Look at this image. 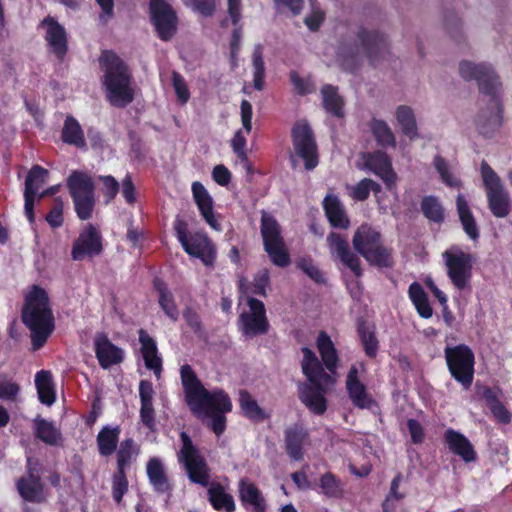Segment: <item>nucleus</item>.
<instances>
[{
  "instance_id": "1",
  "label": "nucleus",
  "mask_w": 512,
  "mask_h": 512,
  "mask_svg": "<svg viewBox=\"0 0 512 512\" xmlns=\"http://www.w3.org/2000/svg\"><path fill=\"white\" fill-rule=\"evenodd\" d=\"M185 403L197 418H210L209 427L220 436L226 429V413L231 412L229 395L220 388L207 390L189 364L180 368Z\"/></svg>"
},
{
  "instance_id": "2",
  "label": "nucleus",
  "mask_w": 512,
  "mask_h": 512,
  "mask_svg": "<svg viewBox=\"0 0 512 512\" xmlns=\"http://www.w3.org/2000/svg\"><path fill=\"white\" fill-rule=\"evenodd\" d=\"M181 448L177 453L179 464L185 470L189 481L202 487H208L207 496L212 508L216 511L235 512L236 504L231 494L219 482H210L211 469L206 458L191 437L185 432L180 433Z\"/></svg>"
},
{
  "instance_id": "3",
  "label": "nucleus",
  "mask_w": 512,
  "mask_h": 512,
  "mask_svg": "<svg viewBox=\"0 0 512 512\" xmlns=\"http://www.w3.org/2000/svg\"><path fill=\"white\" fill-rule=\"evenodd\" d=\"M22 322L31 332L34 351L42 348L55 328V321L47 291L33 285L25 298L21 314Z\"/></svg>"
},
{
  "instance_id": "4",
  "label": "nucleus",
  "mask_w": 512,
  "mask_h": 512,
  "mask_svg": "<svg viewBox=\"0 0 512 512\" xmlns=\"http://www.w3.org/2000/svg\"><path fill=\"white\" fill-rule=\"evenodd\" d=\"M356 37L355 42L344 43L339 48L342 65L347 71L355 73L363 57H366L374 67L381 61L388 59L390 55L389 44L383 33L378 30L360 27Z\"/></svg>"
},
{
  "instance_id": "5",
  "label": "nucleus",
  "mask_w": 512,
  "mask_h": 512,
  "mask_svg": "<svg viewBox=\"0 0 512 512\" xmlns=\"http://www.w3.org/2000/svg\"><path fill=\"white\" fill-rule=\"evenodd\" d=\"M352 245L371 266L393 267V249L383 245L381 232L372 225L361 224L353 235Z\"/></svg>"
},
{
  "instance_id": "6",
  "label": "nucleus",
  "mask_w": 512,
  "mask_h": 512,
  "mask_svg": "<svg viewBox=\"0 0 512 512\" xmlns=\"http://www.w3.org/2000/svg\"><path fill=\"white\" fill-rule=\"evenodd\" d=\"M98 61L104 73L103 85L110 96H133L132 73L125 61L112 50H103Z\"/></svg>"
},
{
  "instance_id": "7",
  "label": "nucleus",
  "mask_w": 512,
  "mask_h": 512,
  "mask_svg": "<svg viewBox=\"0 0 512 512\" xmlns=\"http://www.w3.org/2000/svg\"><path fill=\"white\" fill-rule=\"evenodd\" d=\"M292 153L289 156L292 167L301 159L306 170L315 169L319 164V149L315 133L306 119L297 120L291 128Z\"/></svg>"
},
{
  "instance_id": "8",
  "label": "nucleus",
  "mask_w": 512,
  "mask_h": 512,
  "mask_svg": "<svg viewBox=\"0 0 512 512\" xmlns=\"http://www.w3.org/2000/svg\"><path fill=\"white\" fill-rule=\"evenodd\" d=\"M66 187L77 217L80 220H89L96 204L93 178L87 172L73 170L66 180Z\"/></svg>"
},
{
  "instance_id": "9",
  "label": "nucleus",
  "mask_w": 512,
  "mask_h": 512,
  "mask_svg": "<svg viewBox=\"0 0 512 512\" xmlns=\"http://www.w3.org/2000/svg\"><path fill=\"white\" fill-rule=\"evenodd\" d=\"M446 274L458 291L471 290L475 257L458 245H451L442 253Z\"/></svg>"
},
{
  "instance_id": "10",
  "label": "nucleus",
  "mask_w": 512,
  "mask_h": 512,
  "mask_svg": "<svg viewBox=\"0 0 512 512\" xmlns=\"http://www.w3.org/2000/svg\"><path fill=\"white\" fill-rule=\"evenodd\" d=\"M173 228L178 241L188 255L200 259L205 266L214 265L216 250L205 232L190 233L187 222L180 218L175 220Z\"/></svg>"
},
{
  "instance_id": "11",
  "label": "nucleus",
  "mask_w": 512,
  "mask_h": 512,
  "mask_svg": "<svg viewBox=\"0 0 512 512\" xmlns=\"http://www.w3.org/2000/svg\"><path fill=\"white\" fill-rule=\"evenodd\" d=\"M480 172L491 214L496 218L507 217L512 210V200L501 178L486 161L481 162Z\"/></svg>"
},
{
  "instance_id": "12",
  "label": "nucleus",
  "mask_w": 512,
  "mask_h": 512,
  "mask_svg": "<svg viewBox=\"0 0 512 512\" xmlns=\"http://www.w3.org/2000/svg\"><path fill=\"white\" fill-rule=\"evenodd\" d=\"M444 358L451 377L464 389L472 386L475 374V354L467 344L446 346Z\"/></svg>"
},
{
  "instance_id": "13",
  "label": "nucleus",
  "mask_w": 512,
  "mask_h": 512,
  "mask_svg": "<svg viewBox=\"0 0 512 512\" xmlns=\"http://www.w3.org/2000/svg\"><path fill=\"white\" fill-rule=\"evenodd\" d=\"M260 233L264 250L271 262L281 268L289 266L291 259L281 233V226L272 215L265 211L261 216Z\"/></svg>"
},
{
  "instance_id": "14",
  "label": "nucleus",
  "mask_w": 512,
  "mask_h": 512,
  "mask_svg": "<svg viewBox=\"0 0 512 512\" xmlns=\"http://www.w3.org/2000/svg\"><path fill=\"white\" fill-rule=\"evenodd\" d=\"M474 117L477 132L487 139L496 137L504 123V106L501 98H483Z\"/></svg>"
},
{
  "instance_id": "15",
  "label": "nucleus",
  "mask_w": 512,
  "mask_h": 512,
  "mask_svg": "<svg viewBox=\"0 0 512 512\" xmlns=\"http://www.w3.org/2000/svg\"><path fill=\"white\" fill-rule=\"evenodd\" d=\"M459 73L466 81L475 80L483 95L498 96L501 82L491 65L464 60L459 64Z\"/></svg>"
},
{
  "instance_id": "16",
  "label": "nucleus",
  "mask_w": 512,
  "mask_h": 512,
  "mask_svg": "<svg viewBox=\"0 0 512 512\" xmlns=\"http://www.w3.org/2000/svg\"><path fill=\"white\" fill-rule=\"evenodd\" d=\"M247 305L249 311L242 312L238 318V326L242 335L254 338L267 334L270 324L264 303L257 298L248 297Z\"/></svg>"
},
{
  "instance_id": "17",
  "label": "nucleus",
  "mask_w": 512,
  "mask_h": 512,
  "mask_svg": "<svg viewBox=\"0 0 512 512\" xmlns=\"http://www.w3.org/2000/svg\"><path fill=\"white\" fill-rule=\"evenodd\" d=\"M149 16L158 38L170 41L177 32L178 17L166 0H150Z\"/></svg>"
},
{
  "instance_id": "18",
  "label": "nucleus",
  "mask_w": 512,
  "mask_h": 512,
  "mask_svg": "<svg viewBox=\"0 0 512 512\" xmlns=\"http://www.w3.org/2000/svg\"><path fill=\"white\" fill-rule=\"evenodd\" d=\"M331 258L348 268L356 278L363 276L361 260L350 248L347 237L338 232H330L326 238Z\"/></svg>"
},
{
  "instance_id": "19",
  "label": "nucleus",
  "mask_w": 512,
  "mask_h": 512,
  "mask_svg": "<svg viewBox=\"0 0 512 512\" xmlns=\"http://www.w3.org/2000/svg\"><path fill=\"white\" fill-rule=\"evenodd\" d=\"M102 240L100 231L93 224H87L72 244V260L82 261L99 256L103 252Z\"/></svg>"
},
{
  "instance_id": "20",
  "label": "nucleus",
  "mask_w": 512,
  "mask_h": 512,
  "mask_svg": "<svg viewBox=\"0 0 512 512\" xmlns=\"http://www.w3.org/2000/svg\"><path fill=\"white\" fill-rule=\"evenodd\" d=\"M364 168L378 176L388 190L396 185L397 175L393 170L392 161L388 154L381 150L362 154Z\"/></svg>"
},
{
  "instance_id": "21",
  "label": "nucleus",
  "mask_w": 512,
  "mask_h": 512,
  "mask_svg": "<svg viewBox=\"0 0 512 512\" xmlns=\"http://www.w3.org/2000/svg\"><path fill=\"white\" fill-rule=\"evenodd\" d=\"M48 171L40 165H34L25 179L24 212L30 224L35 223V200L39 188L45 183Z\"/></svg>"
},
{
  "instance_id": "22",
  "label": "nucleus",
  "mask_w": 512,
  "mask_h": 512,
  "mask_svg": "<svg viewBox=\"0 0 512 512\" xmlns=\"http://www.w3.org/2000/svg\"><path fill=\"white\" fill-rule=\"evenodd\" d=\"M358 374L357 366L351 365L345 381L349 399L359 409H370L375 404V400L368 393L365 384L360 381Z\"/></svg>"
},
{
  "instance_id": "23",
  "label": "nucleus",
  "mask_w": 512,
  "mask_h": 512,
  "mask_svg": "<svg viewBox=\"0 0 512 512\" xmlns=\"http://www.w3.org/2000/svg\"><path fill=\"white\" fill-rule=\"evenodd\" d=\"M46 27L45 40L53 54L59 61H62L68 51V39L65 28L53 17L47 16L41 22Z\"/></svg>"
},
{
  "instance_id": "24",
  "label": "nucleus",
  "mask_w": 512,
  "mask_h": 512,
  "mask_svg": "<svg viewBox=\"0 0 512 512\" xmlns=\"http://www.w3.org/2000/svg\"><path fill=\"white\" fill-rule=\"evenodd\" d=\"M238 498L246 510L267 512L268 504L265 496L258 486L247 478H241L238 482Z\"/></svg>"
},
{
  "instance_id": "25",
  "label": "nucleus",
  "mask_w": 512,
  "mask_h": 512,
  "mask_svg": "<svg viewBox=\"0 0 512 512\" xmlns=\"http://www.w3.org/2000/svg\"><path fill=\"white\" fill-rule=\"evenodd\" d=\"M16 488L20 497L26 502L40 504L46 501L44 484L40 476L33 469L28 470L27 477L18 479Z\"/></svg>"
},
{
  "instance_id": "26",
  "label": "nucleus",
  "mask_w": 512,
  "mask_h": 512,
  "mask_svg": "<svg viewBox=\"0 0 512 512\" xmlns=\"http://www.w3.org/2000/svg\"><path fill=\"white\" fill-rule=\"evenodd\" d=\"M94 345L96 358L103 369H108L123 361V350L114 345L105 334H99L95 338Z\"/></svg>"
},
{
  "instance_id": "27",
  "label": "nucleus",
  "mask_w": 512,
  "mask_h": 512,
  "mask_svg": "<svg viewBox=\"0 0 512 512\" xmlns=\"http://www.w3.org/2000/svg\"><path fill=\"white\" fill-rule=\"evenodd\" d=\"M191 189L193 199L198 207L201 216L212 229L217 231L221 230V226L214 215L213 199L209 192L207 191V189L199 181L193 182Z\"/></svg>"
},
{
  "instance_id": "28",
  "label": "nucleus",
  "mask_w": 512,
  "mask_h": 512,
  "mask_svg": "<svg viewBox=\"0 0 512 512\" xmlns=\"http://www.w3.org/2000/svg\"><path fill=\"white\" fill-rule=\"evenodd\" d=\"M301 351L303 353L302 372L310 382L309 385L334 382L331 375L325 372L316 354L310 348L303 347Z\"/></svg>"
},
{
  "instance_id": "29",
  "label": "nucleus",
  "mask_w": 512,
  "mask_h": 512,
  "mask_svg": "<svg viewBox=\"0 0 512 512\" xmlns=\"http://www.w3.org/2000/svg\"><path fill=\"white\" fill-rule=\"evenodd\" d=\"M323 384H302L299 387V399L315 415H323L327 410Z\"/></svg>"
},
{
  "instance_id": "30",
  "label": "nucleus",
  "mask_w": 512,
  "mask_h": 512,
  "mask_svg": "<svg viewBox=\"0 0 512 512\" xmlns=\"http://www.w3.org/2000/svg\"><path fill=\"white\" fill-rule=\"evenodd\" d=\"M138 335L145 367L159 377L162 372V359L158 354L156 341L142 328L138 330Z\"/></svg>"
},
{
  "instance_id": "31",
  "label": "nucleus",
  "mask_w": 512,
  "mask_h": 512,
  "mask_svg": "<svg viewBox=\"0 0 512 512\" xmlns=\"http://www.w3.org/2000/svg\"><path fill=\"white\" fill-rule=\"evenodd\" d=\"M444 441L449 450L461 457L465 462H472L476 460V452L468 440L462 433L449 428L444 433Z\"/></svg>"
},
{
  "instance_id": "32",
  "label": "nucleus",
  "mask_w": 512,
  "mask_h": 512,
  "mask_svg": "<svg viewBox=\"0 0 512 512\" xmlns=\"http://www.w3.org/2000/svg\"><path fill=\"white\" fill-rule=\"evenodd\" d=\"M155 391L153 384L149 380H141L139 383V397H140V419L143 425L149 429L155 427V410L153 407V397Z\"/></svg>"
},
{
  "instance_id": "33",
  "label": "nucleus",
  "mask_w": 512,
  "mask_h": 512,
  "mask_svg": "<svg viewBox=\"0 0 512 512\" xmlns=\"http://www.w3.org/2000/svg\"><path fill=\"white\" fill-rule=\"evenodd\" d=\"M154 290L158 293V304L164 314L173 322L179 319V309L175 297L168 287V284L156 276L152 280Z\"/></svg>"
},
{
  "instance_id": "34",
  "label": "nucleus",
  "mask_w": 512,
  "mask_h": 512,
  "mask_svg": "<svg viewBox=\"0 0 512 512\" xmlns=\"http://www.w3.org/2000/svg\"><path fill=\"white\" fill-rule=\"evenodd\" d=\"M323 209L333 228L347 229L350 226V219L338 196L332 194L326 195L323 200Z\"/></svg>"
},
{
  "instance_id": "35",
  "label": "nucleus",
  "mask_w": 512,
  "mask_h": 512,
  "mask_svg": "<svg viewBox=\"0 0 512 512\" xmlns=\"http://www.w3.org/2000/svg\"><path fill=\"white\" fill-rule=\"evenodd\" d=\"M146 474L149 483L157 493L164 494L172 491V485L165 472L164 465L159 458L152 457L148 460L146 465Z\"/></svg>"
},
{
  "instance_id": "36",
  "label": "nucleus",
  "mask_w": 512,
  "mask_h": 512,
  "mask_svg": "<svg viewBox=\"0 0 512 512\" xmlns=\"http://www.w3.org/2000/svg\"><path fill=\"white\" fill-rule=\"evenodd\" d=\"M308 437L307 431L298 425L289 427L284 432L285 450L287 455L295 461L303 459V445Z\"/></svg>"
},
{
  "instance_id": "37",
  "label": "nucleus",
  "mask_w": 512,
  "mask_h": 512,
  "mask_svg": "<svg viewBox=\"0 0 512 512\" xmlns=\"http://www.w3.org/2000/svg\"><path fill=\"white\" fill-rule=\"evenodd\" d=\"M456 208L464 232L472 241H478L480 238V230L464 195H457Z\"/></svg>"
},
{
  "instance_id": "38",
  "label": "nucleus",
  "mask_w": 512,
  "mask_h": 512,
  "mask_svg": "<svg viewBox=\"0 0 512 512\" xmlns=\"http://www.w3.org/2000/svg\"><path fill=\"white\" fill-rule=\"evenodd\" d=\"M316 345L325 368L330 373H336L339 356L331 337L325 331H320Z\"/></svg>"
},
{
  "instance_id": "39",
  "label": "nucleus",
  "mask_w": 512,
  "mask_h": 512,
  "mask_svg": "<svg viewBox=\"0 0 512 512\" xmlns=\"http://www.w3.org/2000/svg\"><path fill=\"white\" fill-rule=\"evenodd\" d=\"M61 140L78 149H87L84 131L78 120L72 115L66 116L61 130Z\"/></svg>"
},
{
  "instance_id": "40",
  "label": "nucleus",
  "mask_w": 512,
  "mask_h": 512,
  "mask_svg": "<svg viewBox=\"0 0 512 512\" xmlns=\"http://www.w3.org/2000/svg\"><path fill=\"white\" fill-rule=\"evenodd\" d=\"M119 426H104L97 435V446L99 454L103 457L111 456L117 449L120 436Z\"/></svg>"
},
{
  "instance_id": "41",
  "label": "nucleus",
  "mask_w": 512,
  "mask_h": 512,
  "mask_svg": "<svg viewBox=\"0 0 512 512\" xmlns=\"http://www.w3.org/2000/svg\"><path fill=\"white\" fill-rule=\"evenodd\" d=\"M408 296L420 317L424 319L432 317L433 308L430 305L426 292L419 282L415 281L410 284Z\"/></svg>"
},
{
  "instance_id": "42",
  "label": "nucleus",
  "mask_w": 512,
  "mask_h": 512,
  "mask_svg": "<svg viewBox=\"0 0 512 512\" xmlns=\"http://www.w3.org/2000/svg\"><path fill=\"white\" fill-rule=\"evenodd\" d=\"M239 406L243 415L254 423L262 422L269 417L247 390H240Z\"/></svg>"
},
{
  "instance_id": "43",
  "label": "nucleus",
  "mask_w": 512,
  "mask_h": 512,
  "mask_svg": "<svg viewBox=\"0 0 512 512\" xmlns=\"http://www.w3.org/2000/svg\"><path fill=\"white\" fill-rule=\"evenodd\" d=\"M369 128L379 147L394 148L396 146L395 135L386 121L373 117L369 122Z\"/></svg>"
},
{
  "instance_id": "44",
  "label": "nucleus",
  "mask_w": 512,
  "mask_h": 512,
  "mask_svg": "<svg viewBox=\"0 0 512 512\" xmlns=\"http://www.w3.org/2000/svg\"><path fill=\"white\" fill-rule=\"evenodd\" d=\"M396 119L405 136L412 141L418 138L416 118L410 107L405 105L399 106L396 110Z\"/></svg>"
},
{
  "instance_id": "45",
  "label": "nucleus",
  "mask_w": 512,
  "mask_h": 512,
  "mask_svg": "<svg viewBox=\"0 0 512 512\" xmlns=\"http://www.w3.org/2000/svg\"><path fill=\"white\" fill-rule=\"evenodd\" d=\"M319 487L324 496L330 499H341L344 496L342 481L332 472H326L319 479Z\"/></svg>"
},
{
  "instance_id": "46",
  "label": "nucleus",
  "mask_w": 512,
  "mask_h": 512,
  "mask_svg": "<svg viewBox=\"0 0 512 512\" xmlns=\"http://www.w3.org/2000/svg\"><path fill=\"white\" fill-rule=\"evenodd\" d=\"M421 211L425 218L434 223H442L445 219L444 208L436 196H424L420 203Z\"/></svg>"
},
{
  "instance_id": "47",
  "label": "nucleus",
  "mask_w": 512,
  "mask_h": 512,
  "mask_svg": "<svg viewBox=\"0 0 512 512\" xmlns=\"http://www.w3.org/2000/svg\"><path fill=\"white\" fill-rule=\"evenodd\" d=\"M35 435L48 445H56L61 436L53 423L43 418L35 420Z\"/></svg>"
},
{
  "instance_id": "48",
  "label": "nucleus",
  "mask_w": 512,
  "mask_h": 512,
  "mask_svg": "<svg viewBox=\"0 0 512 512\" xmlns=\"http://www.w3.org/2000/svg\"><path fill=\"white\" fill-rule=\"evenodd\" d=\"M485 402L494 418L502 424H508L512 415L499 398L491 391L485 393Z\"/></svg>"
},
{
  "instance_id": "49",
  "label": "nucleus",
  "mask_w": 512,
  "mask_h": 512,
  "mask_svg": "<svg viewBox=\"0 0 512 512\" xmlns=\"http://www.w3.org/2000/svg\"><path fill=\"white\" fill-rule=\"evenodd\" d=\"M433 166L439 173L441 181L446 186L452 188H460L462 186L461 180L453 175V173L449 169L448 162L441 155L437 154L434 156Z\"/></svg>"
},
{
  "instance_id": "50",
  "label": "nucleus",
  "mask_w": 512,
  "mask_h": 512,
  "mask_svg": "<svg viewBox=\"0 0 512 512\" xmlns=\"http://www.w3.org/2000/svg\"><path fill=\"white\" fill-rule=\"evenodd\" d=\"M296 267L300 269L303 273H305L315 283L321 285L327 283L325 273L314 264V261L311 257L300 258L296 262Z\"/></svg>"
},
{
  "instance_id": "51",
  "label": "nucleus",
  "mask_w": 512,
  "mask_h": 512,
  "mask_svg": "<svg viewBox=\"0 0 512 512\" xmlns=\"http://www.w3.org/2000/svg\"><path fill=\"white\" fill-rule=\"evenodd\" d=\"M358 334L367 357L373 359L377 356L379 341L374 331H368L363 325L358 327Z\"/></svg>"
},
{
  "instance_id": "52",
  "label": "nucleus",
  "mask_w": 512,
  "mask_h": 512,
  "mask_svg": "<svg viewBox=\"0 0 512 512\" xmlns=\"http://www.w3.org/2000/svg\"><path fill=\"white\" fill-rule=\"evenodd\" d=\"M133 450L134 440L132 438H127L120 443L117 451V470L126 471V468L131 464Z\"/></svg>"
},
{
  "instance_id": "53",
  "label": "nucleus",
  "mask_w": 512,
  "mask_h": 512,
  "mask_svg": "<svg viewBox=\"0 0 512 512\" xmlns=\"http://www.w3.org/2000/svg\"><path fill=\"white\" fill-rule=\"evenodd\" d=\"M254 67V87L261 90L264 84L265 66L263 60V50L261 45H257L252 54Z\"/></svg>"
},
{
  "instance_id": "54",
  "label": "nucleus",
  "mask_w": 512,
  "mask_h": 512,
  "mask_svg": "<svg viewBox=\"0 0 512 512\" xmlns=\"http://www.w3.org/2000/svg\"><path fill=\"white\" fill-rule=\"evenodd\" d=\"M128 491V480L126 471L117 470L112 477V497L113 500L120 504L123 496Z\"/></svg>"
},
{
  "instance_id": "55",
  "label": "nucleus",
  "mask_w": 512,
  "mask_h": 512,
  "mask_svg": "<svg viewBox=\"0 0 512 512\" xmlns=\"http://www.w3.org/2000/svg\"><path fill=\"white\" fill-rule=\"evenodd\" d=\"M183 319L190 330L198 337L204 333V327L198 311L192 306H186L182 312Z\"/></svg>"
},
{
  "instance_id": "56",
  "label": "nucleus",
  "mask_w": 512,
  "mask_h": 512,
  "mask_svg": "<svg viewBox=\"0 0 512 512\" xmlns=\"http://www.w3.org/2000/svg\"><path fill=\"white\" fill-rule=\"evenodd\" d=\"M270 285V273L269 270L264 268L259 270L253 277L251 283V293L262 297L267 296V288Z\"/></svg>"
},
{
  "instance_id": "57",
  "label": "nucleus",
  "mask_w": 512,
  "mask_h": 512,
  "mask_svg": "<svg viewBox=\"0 0 512 512\" xmlns=\"http://www.w3.org/2000/svg\"><path fill=\"white\" fill-rule=\"evenodd\" d=\"M20 392V386L8 374L0 373V399L15 400Z\"/></svg>"
},
{
  "instance_id": "58",
  "label": "nucleus",
  "mask_w": 512,
  "mask_h": 512,
  "mask_svg": "<svg viewBox=\"0 0 512 512\" xmlns=\"http://www.w3.org/2000/svg\"><path fill=\"white\" fill-rule=\"evenodd\" d=\"M444 25L450 36L459 42L462 37V22L454 11L445 12Z\"/></svg>"
},
{
  "instance_id": "59",
  "label": "nucleus",
  "mask_w": 512,
  "mask_h": 512,
  "mask_svg": "<svg viewBox=\"0 0 512 512\" xmlns=\"http://www.w3.org/2000/svg\"><path fill=\"white\" fill-rule=\"evenodd\" d=\"M45 220L53 229H57L63 225V202L60 197L54 200V205L45 216Z\"/></svg>"
},
{
  "instance_id": "60",
  "label": "nucleus",
  "mask_w": 512,
  "mask_h": 512,
  "mask_svg": "<svg viewBox=\"0 0 512 512\" xmlns=\"http://www.w3.org/2000/svg\"><path fill=\"white\" fill-rule=\"evenodd\" d=\"M290 80L300 95L313 94L316 92L315 85L309 79L302 78L296 71H291Z\"/></svg>"
},
{
  "instance_id": "61",
  "label": "nucleus",
  "mask_w": 512,
  "mask_h": 512,
  "mask_svg": "<svg viewBox=\"0 0 512 512\" xmlns=\"http://www.w3.org/2000/svg\"><path fill=\"white\" fill-rule=\"evenodd\" d=\"M99 179L103 184V193L106 201L113 200L119 192L120 186L118 181L111 175L100 176Z\"/></svg>"
},
{
  "instance_id": "62",
  "label": "nucleus",
  "mask_w": 512,
  "mask_h": 512,
  "mask_svg": "<svg viewBox=\"0 0 512 512\" xmlns=\"http://www.w3.org/2000/svg\"><path fill=\"white\" fill-rule=\"evenodd\" d=\"M323 108L332 116L337 118L344 117V101L343 98H323Z\"/></svg>"
},
{
  "instance_id": "63",
  "label": "nucleus",
  "mask_w": 512,
  "mask_h": 512,
  "mask_svg": "<svg viewBox=\"0 0 512 512\" xmlns=\"http://www.w3.org/2000/svg\"><path fill=\"white\" fill-rule=\"evenodd\" d=\"M407 429L410 433L411 441L413 444H421L424 442V429L419 421L416 419H408Z\"/></svg>"
},
{
  "instance_id": "64",
  "label": "nucleus",
  "mask_w": 512,
  "mask_h": 512,
  "mask_svg": "<svg viewBox=\"0 0 512 512\" xmlns=\"http://www.w3.org/2000/svg\"><path fill=\"white\" fill-rule=\"evenodd\" d=\"M370 191L368 185V178H364L360 180L353 188L350 193V196L355 201L363 202L369 198Z\"/></svg>"
}]
</instances>
